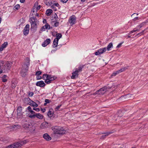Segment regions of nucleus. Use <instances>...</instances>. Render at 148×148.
Returning <instances> with one entry per match:
<instances>
[{
  "mask_svg": "<svg viewBox=\"0 0 148 148\" xmlns=\"http://www.w3.org/2000/svg\"><path fill=\"white\" fill-rule=\"evenodd\" d=\"M51 129L53 131V135L55 138L59 137L60 135L65 134L66 132V130L63 129L61 127L57 126L52 127Z\"/></svg>",
  "mask_w": 148,
  "mask_h": 148,
  "instance_id": "nucleus-1",
  "label": "nucleus"
},
{
  "mask_svg": "<svg viewBox=\"0 0 148 148\" xmlns=\"http://www.w3.org/2000/svg\"><path fill=\"white\" fill-rule=\"evenodd\" d=\"M27 142V140H24L23 141L15 143L12 144L3 148H17L25 144Z\"/></svg>",
  "mask_w": 148,
  "mask_h": 148,
  "instance_id": "nucleus-2",
  "label": "nucleus"
},
{
  "mask_svg": "<svg viewBox=\"0 0 148 148\" xmlns=\"http://www.w3.org/2000/svg\"><path fill=\"white\" fill-rule=\"evenodd\" d=\"M12 65V63L9 61H7L5 62L3 66L1 68L2 71V73H8V71L10 70Z\"/></svg>",
  "mask_w": 148,
  "mask_h": 148,
  "instance_id": "nucleus-3",
  "label": "nucleus"
},
{
  "mask_svg": "<svg viewBox=\"0 0 148 148\" xmlns=\"http://www.w3.org/2000/svg\"><path fill=\"white\" fill-rule=\"evenodd\" d=\"M84 66L85 65H80L78 69H76L75 71H74L72 73V75L71 76V78L75 79L76 78H77L79 75L78 72L82 71V69L84 67Z\"/></svg>",
  "mask_w": 148,
  "mask_h": 148,
  "instance_id": "nucleus-4",
  "label": "nucleus"
},
{
  "mask_svg": "<svg viewBox=\"0 0 148 148\" xmlns=\"http://www.w3.org/2000/svg\"><path fill=\"white\" fill-rule=\"evenodd\" d=\"M39 21H30L31 24V27L30 28L32 32L34 33L37 30V24H39Z\"/></svg>",
  "mask_w": 148,
  "mask_h": 148,
  "instance_id": "nucleus-5",
  "label": "nucleus"
},
{
  "mask_svg": "<svg viewBox=\"0 0 148 148\" xmlns=\"http://www.w3.org/2000/svg\"><path fill=\"white\" fill-rule=\"evenodd\" d=\"M23 127L25 129L29 130V131H34V129H33L32 127L33 126L31 123L30 122H27L23 125Z\"/></svg>",
  "mask_w": 148,
  "mask_h": 148,
  "instance_id": "nucleus-6",
  "label": "nucleus"
},
{
  "mask_svg": "<svg viewBox=\"0 0 148 148\" xmlns=\"http://www.w3.org/2000/svg\"><path fill=\"white\" fill-rule=\"evenodd\" d=\"M29 117L32 119H34L35 117H36L37 118L42 119H43L44 116L41 114L39 113H36L35 115H29Z\"/></svg>",
  "mask_w": 148,
  "mask_h": 148,
  "instance_id": "nucleus-7",
  "label": "nucleus"
},
{
  "mask_svg": "<svg viewBox=\"0 0 148 148\" xmlns=\"http://www.w3.org/2000/svg\"><path fill=\"white\" fill-rule=\"evenodd\" d=\"M106 48H102L98 49L96 52H95V54L96 56L106 52Z\"/></svg>",
  "mask_w": 148,
  "mask_h": 148,
  "instance_id": "nucleus-8",
  "label": "nucleus"
},
{
  "mask_svg": "<svg viewBox=\"0 0 148 148\" xmlns=\"http://www.w3.org/2000/svg\"><path fill=\"white\" fill-rule=\"evenodd\" d=\"M28 70V69L26 68H23L22 69L21 71V75L23 77H25L26 75L27 72Z\"/></svg>",
  "mask_w": 148,
  "mask_h": 148,
  "instance_id": "nucleus-9",
  "label": "nucleus"
},
{
  "mask_svg": "<svg viewBox=\"0 0 148 148\" xmlns=\"http://www.w3.org/2000/svg\"><path fill=\"white\" fill-rule=\"evenodd\" d=\"M22 107L21 106H18L17 107V116H22L23 115V112H22Z\"/></svg>",
  "mask_w": 148,
  "mask_h": 148,
  "instance_id": "nucleus-10",
  "label": "nucleus"
},
{
  "mask_svg": "<svg viewBox=\"0 0 148 148\" xmlns=\"http://www.w3.org/2000/svg\"><path fill=\"white\" fill-rule=\"evenodd\" d=\"M29 24H27L26 25L23 30V34L25 35L26 36L29 33Z\"/></svg>",
  "mask_w": 148,
  "mask_h": 148,
  "instance_id": "nucleus-11",
  "label": "nucleus"
},
{
  "mask_svg": "<svg viewBox=\"0 0 148 148\" xmlns=\"http://www.w3.org/2000/svg\"><path fill=\"white\" fill-rule=\"evenodd\" d=\"M107 90V87H106V86H105L98 90L97 92H100V93H99V95L101 94L103 95L106 92Z\"/></svg>",
  "mask_w": 148,
  "mask_h": 148,
  "instance_id": "nucleus-12",
  "label": "nucleus"
},
{
  "mask_svg": "<svg viewBox=\"0 0 148 148\" xmlns=\"http://www.w3.org/2000/svg\"><path fill=\"white\" fill-rule=\"evenodd\" d=\"M36 86L41 87H44L46 85L45 84L43 81H38L36 83Z\"/></svg>",
  "mask_w": 148,
  "mask_h": 148,
  "instance_id": "nucleus-13",
  "label": "nucleus"
},
{
  "mask_svg": "<svg viewBox=\"0 0 148 148\" xmlns=\"http://www.w3.org/2000/svg\"><path fill=\"white\" fill-rule=\"evenodd\" d=\"M40 127L41 129L48 128L49 127V123L46 122L43 123L41 124Z\"/></svg>",
  "mask_w": 148,
  "mask_h": 148,
  "instance_id": "nucleus-14",
  "label": "nucleus"
},
{
  "mask_svg": "<svg viewBox=\"0 0 148 148\" xmlns=\"http://www.w3.org/2000/svg\"><path fill=\"white\" fill-rule=\"evenodd\" d=\"M51 42V40L49 38L47 39L42 44V45L43 47H45L49 45Z\"/></svg>",
  "mask_w": 148,
  "mask_h": 148,
  "instance_id": "nucleus-15",
  "label": "nucleus"
},
{
  "mask_svg": "<svg viewBox=\"0 0 148 148\" xmlns=\"http://www.w3.org/2000/svg\"><path fill=\"white\" fill-rule=\"evenodd\" d=\"M76 18L75 17L71 16L70 20H69V21L70 23L71 26L75 24V23Z\"/></svg>",
  "mask_w": 148,
  "mask_h": 148,
  "instance_id": "nucleus-16",
  "label": "nucleus"
},
{
  "mask_svg": "<svg viewBox=\"0 0 148 148\" xmlns=\"http://www.w3.org/2000/svg\"><path fill=\"white\" fill-rule=\"evenodd\" d=\"M43 137L46 140H50L51 139V137L47 133L44 134L43 135Z\"/></svg>",
  "mask_w": 148,
  "mask_h": 148,
  "instance_id": "nucleus-17",
  "label": "nucleus"
},
{
  "mask_svg": "<svg viewBox=\"0 0 148 148\" xmlns=\"http://www.w3.org/2000/svg\"><path fill=\"white\" fill-rule=\"evenodd\" d=\"M28 104L34 108H36L38 106V104L32 100H31V101L29 102Z\"/></svg>",
  "mask_w": 148,
  "mask_h": 148,
  "instance_id": "nucleus-18",
  "label": "nucleus"
},
{
  "mask_svg": "<svg viewBox=\"0 0 148 148\" xmlns=\"http://www.w3.org/2000/svg\"><path fill=\"white\" fill-rule=\"evenodd\" d=\"M57 78V77L56 76H53L51 79H50L48 81H47V80H45V83L47 84H49L50 83H51V82L53 81L54 80Z\"/></svg>",
  "mask_w": 148,
  "mask_h": 148,
  "instance_id": "nucleus-19",
  "label": "nucleus"
},
{
  "mask_svg": "<svg viewBox=\"0 0 148 148\" xmlns=\"http://www.w3.org/2000/svg\"><path fill=\"white\" fill-rule=\"evenodd\" d=\"M107 87V89H113L114 88L116 87L114 84L110 83V84H108L107 86H106Z\"/></svg>",
  "mask_w": 148,
  "mask_h": 148,
  "instance_id": "nucleus-20",
  "label": "nucleus"
},
{
  "mask_svg": "<svg viewBox=\"0 0 148 148\" xmlns=\"http://www.w3.org/2000/svg\"><path fill=\"white\" fill-rule=\"evenodd\" d=\"M54 113V111L53 109L52 108L50 109L47 114L48 116L49 117H51L53 116Z\"/></svg>",
  "mask_w": 148,
  "mask_h": 148,
  "instance_id": "nucleus-21",
  "label": "nucleus"
},
{
  "mask_svg": "<svg viewBox=\"0 0 148 148\" xmlns=\"http://www.w3.org/2000/svg\"><path fill=\"white\" fill-rule=\"evenodd\" d=\"M8 45V43L7 42H5L2 44L0 47V51H2L3 49L6 47Z\"/></svg>",
  "mask_w": 148,
  "mask_h": 148,
  "instance_id": "nucleus-22",
  "label": "nucleus"
},
{
  "mask_svg": "<svg viewBox=\"0 0 148 148\" xmlns=\"http://www.w3.org/2000/svg\"><path fill=\"white\" fill-rule=\"evenodd\" d=\"M113 132H109L106 133H104L100 138V139H103L106 136H108L109 134H112Z\"/></svg>",
  "mask_w": 148,
  "mask_h": 148,
  "instance_id": "nucleus-23",
  "label": "nucleus"
},
{
  "mask_svg": "<svg viewBox=\"0 0 148 148\" xmlns=\"http://www.w3.org/2000/svg\"><path fill=\"white\" fill-rule=\"evenodd\" d=\"M52 12L53 11L51 9H48L46 11V14L47 16H49Z\"/></svg>",
  "mask_w": 148,
  "mask_h": 148,
  "instance_id": "nucleus-24",
  "label": "nucleus"
},
{
  "mask_svg": "<svg viewBox=\"0 0 148 148\" xmlns=\"http://www.w3.org/2000/svg\"><path fill=\"white\" fill-rule=\"evenodd\" d=\"M5 64L4 61L1 60L0 61V74L2 73V71L1 70V68H2V67L3 66V65Z\"/></svg>",
  "mask_w": 148,
  "mask_h": 148,
  "instance_id": "nucleus-25",
  "label": "nucleus"
},
{
  "mask_svg": "<svg viewBox=\"0 0 148 148\" xmlns=\"http://www.w3.org/2000/svg\"><path fill=\"white\" fill-rule=\"evenodd\" d=\"M20 126L18 125H11L10 126V129H12V128H14V129H19L20 127Z\"/></svg>",
  "mask_w": 148,
  "mask_h": 148,
  "instance_id": "nucleus-26",
  "label": "nucleus"
},
{
  "mask_svg": "<svg viewBox=\"0 0 148 148\" xmlns=\"http://www.w3.org/2000/svg\"><path fill=\"white\" fill-rule=\"evenodd\" d=\"M56 38L55 39H56L57 41H58L62 37V35L61 33H57L56 34ZM58 42V41H57Z\"/></svg>",
  "mask_w": 148,
  "mask_h": 148,
  "instance_id": "nucleus-27",
  "label": "nucleus"
},
{
  "mask_svg": "<svg viewBox=\"0 0 148 148\" xmlns=\"http://www.w3.org/2000/svg\"><path fill=\"white\" fill-rule=\"evenodd\" d=\"M57 41L58 42H57V40L56 39H54L53 42V48H54L57 47L58 41Z\"/></svg>",
  "mask_w": 148,
  "mask_h": 148,
  "instance_id": "nucleus-28",
  "label": "nucleus"
},
{
  "mask_svg": "<svg viewBox=\"0 0 148 148\" xmlns=\"http://www.w3.org/2000/svg\"><path fill=\"white\" fill-rule=\"evenodd\" d=\"M113 47V44L112 42L110 43L109 45H108L106 49L108 51H109L110 48H112Z\"/></svg>",
  "mask_w": 148,
  "mask_h": 148,
  "instance_id": "nucleus-29",
  "label": "nucleus"
},
{
  "mask_svg": "<svg viewBox=\"0 0 148 148\" xmlns=\"http://www.w3.org/2000/svg\"><path fill=\"white\" fill-rule=\"evenodd\" d=\"M17 85V83L16 82H13V81L12 82V83L11 84V87L12 89H14L15 88Z\"/></svg>",
  "mask_w": 148,
  "mask_h": 148,
  "instance_id": "nucleus-30",
  "label": "nucleus"
},
{
  "mask_svg": "<svg viewBox=\"0 0 148 148\" xmlns=\"http://www.w3.org/2000/svg\"><path fill=\"white\" fill-rule=\"evenodd\" d=\"M123 114L122 111L121 110H119L118 111L117 115H118V117H121L123 116Z\"/></svg>",
  "mask_w": 148,
  "mask_h": 148,
  "instance_id": "nucleus-31",
  "label": "nucleus"
},
{
  "mask_svg": "<svg viewBox=\"0 0 148 148\" xmlns=\"http://www.w3.org/2000/svg\"><path fill=\"white\" fill-rule=\"evenodd\" d=\"M59 20L58 19H55V21H53V22H55L54 23V26L55 27H57L58 26L59 23L58 22Z\"/></svg>",
  "mask_w": 148,
  "mask_h": 148,
  "instance_id": "nucleus-32",
  "label": "nucleus"
},
{
  "mask_svg": "<svg viewBox=\"0 0 148 148\" xmlns=\"http://www.w3.org/2000/svg\"><path fill=\"white\" fill-rule=\"evenodd\" d=\"M30 21L32 22V21H35L36 22V21H38L37 19L35 17L32 16L30 18Z\"/></svg>",
  "mask_w": 148,
  "mask_h": 148,
  "instance_id": "nucleus-33",
  "label": "nucleus"
},
{
  "mask_svg": "<svg viewBox=\"0 0 148 148\" xmlns=\"http://www.w3.org/2000/svg\"><path fill=\"white\" fill-rule=\"evenodd\" d=\"M24 22V21L23 18H22L18 21L17 23L18 24H19V25H20L23 23Z\"/></svg>",
  "mask_w": 148,
  "mask_h": 148,
  "instance_id": "nucleus-34",
  "label": "nucleus"
},
{
  "mask_svg": "<svg viewBox=\"0 0 148 148\" xmlns=\"http://www.w3.org/2000/svg\"><path fill=\"white\" fill-rule=\"evenodd\" d=\"M45 26V28L47 29H50V26L47 23L46 24Z\"/></svg>",
  "mask_w": 148,
  "mask_h": 148,
  "instance_id": "nucleus-35",
  "label": "nucleus"
},
{
  "mask_svg": "<svg viewBox=\"0 0 148 148\" xmlns=\"http://www.w3.org/2000/svg\"><path fill=\"white\" fill-rule=\"evenodd\" d=\"M52 75H51L47 74V75H46V79L45 80H47V81H48L50 79H51V78H52Z\"/></svg>",
  "mask_w": 148,
  "mask_h": 148,
  "instance_id": "nucleus-36",
  "label": "nucleus"
},
{
  "mask_svg": "<svg viewBox=\"0 0 148 148\" xmlns=\"http://www.w3.org/2000/svg\"><path fill=\"white\" fill-rule=\"evenodd\" d=\"M45 3L47 5L51 6V5L53 3L51 1L50 2H47V1L46 2H45Z\"/></svg>",
  "mask_w": 148,
  "mask_h": 148,
  "instance_id": "nucleus-37",
  "label": "nucleus"
},
{
  "mask_svg": "<svg viewBox=\"0 0 148 148\" xmlns=\"http://www.w3.org/2000/svg\"><path fill=\"white\" fill-rule=\"evenodd\" d=\"M128 69V66L123 67L120 69L121 72H123Z\"/></svg>",
  "mask_w": 148,
  "mask_h": 148,
  "instance_id": "nucleus-38",
  "label": "nucleus"
},
{
  "mask_svg": "<svg viewBox=\"0 0 148 148\" xmlns=\"http://www.w3.org/2000/svg\"><path fill=\"white\" fill-rule=\"evenodd\" d=\"M146 22H143L141 24L139 25L138 27H139L140 28H141L145 24Z\"/></svg>",
  "mask_w": 148,
  "mask_h": 148,
  "instance_id": "nucleus-39",
  "label": "nucleus"
},
{
  "mask_svg": "<svg viewBox=\"0 0 148 148\" xmlns=\"http://www.w3.org/2000/svg\"><path fill=\"white\" fill-rule=\"evenodd\" d=\"M32 100L30 99L29 97L25 98H24V101L25 102H28L29 101H31Z\"/></svg>",
  "mask_w": 148,
  "mask_h": 148,
  "instance_id": "nucleus-40",
  "label": "nucleus"
},
{
  "mask_svg": "<svg viewBox=\"0 0 148 148\" xmlns=\"http://www.w3.org/2000/svg\"><path fill=\"white\" fill-rule=\"evenodd\" d=\"M34 92L29 91L28 93V95L29 97H32L34 95Z\"/></svg>",
  "mask_w": 148,
  "mask_h": 148,
  "instance_id": "nucleus-41",
  "label": "nucleus"
},
{
  "mask_svg": "<svg viewBox=\"0 0 148 148\" xmlns=\"http://www.w3.org/2000/svg\"><path fill=\"white\" fill-rule=\"evenodd\" d=\"M45 26H43L40 29V31L39 32V33H41L40 31H44L45 30V29H46L45 28Z\"/></svg>",
  "mask_w": 148,
  "mask_h": 148,
  "instance_id": "nucleus-42",
  "label": "nucleus"
},
{
  "mask_svg": "<svg viewBox=\"0 0 148 148\" xmlns=\"http://www.w3.org/2000/svg\"><path fill=\"white\" fill-rule=\"evenodd\" d=\"M20 8V5L19 4H17L14 7V8L17 10H18Z\"/></svg>",
  "mask_w": 148,
  "mask_h": 148,
  "instance_id": "nucleus-43",
  "label": "nucleus"
},
{
  "mask_svg": "<svg viewBox=\"0 0 148 148\" xmlns=\"http://www.w3.org/2000/svg\"><path fill=\"white\" fill-rule=\"evenodd\" d=\"M42 72L40 71H38L36 72V75H39L41 74Z\"/></svg>",
  "mask_w": 148,
  "mask_h": 148,
  "instance_id": "nucleus-44",
  "label": "nucleus"
},
{
  "mask_svg": "<svg viewBox=\"0 0 148 148\" xmlns=\"http://www.w3.org/2000/svg\"><path fill=\"white\" fill-rule=\"evenodd\" d=\"M45 102H46L47 103H50L51 102V100H49L48 99H45Z\"/></svg>",
  "mask_w": 148,
  "mask_h": 148,
  "instance_id": "nucleus-45",
  "label": "nucleus"
},
{
  "mask_svg": "<svg viewBox=\"0 0 148 148\" xmlns=\"http://www.w3.org/2000/svg\"><path fill=\"white\" fill-rule=\"evenodd\" d=\"M62 105L60 104L59 106H58L55 109L56 111L58 110L62 106Z\"/></svg>",
  "mask_w": 148,
  "mask_h": 148,
  "instance_id": "nucleus-46",
  "label": "nucleus"
},
{
  "mask_svg": "<svg viewBox=\"0 0 148 148\" xmlns=\"http://www.w3.org/2000/svg\"><path fill=\"white\" fill-rule=\"evenodd\" d=\"M124 42H121L116 47L117 48H119L122 45V44Z\"/></svg>",
  "mask_w": 148,
  "mask_h": 148,
  "instance_id": "nucleus-47",
  "label": "nucleus"
},
{
  "mask_svg": "<svg viewBox=\"0 0 148 148\" xmlns=\"http://www.w3.org/2000/svg\"><path fill=\"white\" fill-rule=\"evenodd\" d=\"M51 8L54 9L55 11H57L56 8L53 5H51Z\"/></svg>",
  "mask_w": 148,
  "mask_h": 148,
  "instance_id": "nucleus-48",
  "label": "nucleus"
},
{
  "mask_svg": "<svg viewBox=\"0 0 148 148\" xmlns=\"http://www.w3.org/2000/svg\"><path fill=\"white\" fill-rule=\"evenodd\" d=\"M29 62H27L26 64V68L28 69V66L29 65Z\"/></svg>",
  "mask_w": 148,
  "mask_h": 148,
  "instance_id": "nucleus-49",
  "label": "nucleus"
},
{
  "mask_svg": "<svg viewBox=\"0 0 148 148\" xmlns=\"http://www.w3.org/2000/svg\"><path fill=\"white\" fill-rule=\"evenodd\" d=\"M33 110H35L37 112H39L40 110V109L39 108H33Z\"/></svg>",
  "mask_w": 148,
  "mask_h": 148,
  "instance_id": "nucleus-50",
  "label": "nucleus"
},
{
  "mask_svg": "<svg viewBox=\"0 0 148 148\" xmlns=\"http://www.w3.org/2000/svg\"><path fill=\"white\" fill-rule=\"evenodd\" d=\"M32 115H35L36 113L35 112L33 111L32 110L29 112Z\"/></svg>",
  "mask_w": 148,
  "mask_h": 148,
  "instance_id": "nucleus-51",
  "label": "nucleus"
},
{
  "mask_svg": "<svg viewBox=\"0 0 148 148\" xmlns=\"http://www.w3.org/2000/svg\"><path fill=\"white\" fill-rule=\"evenodd\" d=\"M36 78H37V80H39V79H41L42 78V77L41 76H40L39 75H37V77H36Z\"/></svg>",
  "mask_w": 148,
  "mask_h": 148,
  "instance_id": "nucleus-52",
  "label": "nucleus"
},
{
  "mask_svg": "<svg viewBox=\"0 0 148 148\" xmlns=\"http://www.w3.org/2000/svg\"><path fill=\"white\" fill-rule=\"evenodd\" d=\"M68 0H60V1L63 3H66L68 1Z\"/></svg>",
  "mask_w": 148,
  "mask_h": 148,
  "instance_id": "nucleus-53",
  "label": "nucleus"
},
{
  "mask_svg": "<svg viewBox=\"0 0 148 148\" xmlns=\"http://www.w3.org/2000/svg\"><path fill=\"white\" fill-rule=\"evenodd\" d=\"M118 74V73H117V72L116 71L113 73L112 75L111 76H115L116 74Z\"/></svg>",
  "mask_w": 148,
  "mask_h": 148,
  "instance_id": "nucleus-54",
  "label": "nucleus"
},
{
  "mask_svg": "<svg viewBox=\"0 0 148 148\" xmlns=\"http://www.w3.org/2000/svg\"><path fill=\"white\" fill-rule=\"evenodd\" d=\"M46 75H47V74H44L43 75L42 78L43 79L45 80L46 79H45V77H46Z\"/></svg>",
  "mask_w": 148,
  "mask_h": 148,
  "instance_id": "nucleus-55",
  "label": "nucleus"
},
{
  "mask_svg": "<svg viewBox=\"0 0 148 148\" xmlns=\"http://www.w3.org/2000/svg\"><path fill=\"white\" fill-rule=\"evenodd\" d=\"M27 109L29 112H30V110H32L31 109V108L30 106H29L27 108Z\"/></svg>",
  "mask_w": 148,
  "mask_h": 148,
  "instance_id": "nucleus-56",
  "label": "nucleus"
},
{
  "mask_svg": "<svg viewBox=\"0 0 148 148\" xmlns=\"http://www.w3.org/2000/svg\"><path fill=\"white\" fill-rule=\"evenodd\" d=\"M54 18H58V16L57 15V14L55 13V14H54Z\"/></svg>",
  "mask_w": 148,
  "mask_h": 148,
  "instance_id": "nucleus-57",
  "label": "nucleus"
},
{
  "mask_svg": "<svg viewBox=\"0 0 148 148\" xmlns=\"http://www.w3.org/2000/svg\"><path fill=\"white\" fill-rule=\"evenodd\" d=\"M41 110L42 111L43 113H44L45 112L46 109L45 108L42 109V108H41Z\"/></svg>",
  "mask_w": 148,
  "mask_h": 148,
  "instance_id": "nucleus-58",
  "label": "nucleus"
},
{
  "mask_svg": "<svg viewBox=\"0 0 148 148\" xmlns=\"http://www.w3.org/2000/svg\"><path fill=\"white\" fill-rule=\"evenodd\" d=\"M53 5L56 7H58L59 5V4L58 3H54L53 4Z\"/></svg>",
  "mask_w": 148,
  "mask_h": 148,
  "instance_id": "nucleus-59",
  "label": "nucleus"
},
{
  "mask_svg": "<svg viewBox=\"0 0 148 148\" xmlns=\"http://www.w3.org/2000/svg\"><path fill=\"white\" fill-rule=\"evenodd\" d=\"M98 91V90L96 92H95V93H94L93 94V95H95L98 94H99V93H100V92H97Z\"/></svg>",
  "mask_w": 148,
  "mask_h": 148,
  "instance_id": "nucleus-60",
  "label": "nucleus"
},
{
  "mask_svg": "<svg viewBox=\"0 0 148 148\" xmlns=\"http://www.w3.org/2000/svg\"><path fill=\"white\" fill-rule=\"evenodd\" d=\"M135 32V31H134V29H133V30H132V31H130L129 34L130 35V34H131L133 33V32Z\"/></svg>",
  "mask_w": 148,
  "mask_h": 148,
  "instance_id": "nucleus-61",
  "label": "nucleus"
},
{
  "mask_svg": "<svg viewBox=\"0 0 148 148\" xmlns=\"http://www.w3.org/2000/svg\"><path fill=\"white\" fill-rule=\"evenodd\" d=\"M2 81L4 82H6L7 80V79H6L5 78L2 79Z\"/></svg>",
  "mask_w": 148,
  "mask_h": 148,
  "instance_id": "nucleus-62",
  "label": "nucleus"
},
{
  "mask_svg": "<svg viewBox=\"0 0 148 148\" xmlns=\"http://www.w3.org/2000/svg\"><path fill=\"white\" fill-rule=\"evenodd\" d=\"M26 61H27V62L30 61V59L28 57L26 58Z\"/></svg>",
  "mask_w": 148,
  "mask_h": 148,
  "instance_id": "nucleus-63",
  "label": "nucleus"
},
{
  "mask_svg": "<svg viewBox=\"0 0 148 148\" xmlns=\"http://www.w3.org/2000/svg\"><path fill=\"white\" fill-rule=\"evenodd\" d=\"M138 17H136L134 18L133 19V20L135 21H136L137 20H138Z\"/></svg>",
  "mask_w": 148,
  "mask_h": 148,
  "instance_id": "nucleus-64",
  "label": "nucleus"
}]
</instances>
